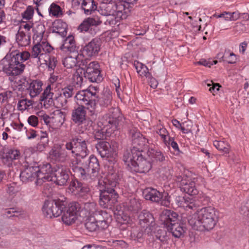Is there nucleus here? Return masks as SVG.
<instances>
[{
  "label": "nucleus",
  "mask_w": 249,
  "mask_h": 249,
  "mask_svg": "<svg viewBox=\"0 0 249 249\" xmlns=\"http://www.w3.org/2000/svg\"><path fill=\"white\" fill-rule=\"evenodd\" d=\"M156 133L160 137L164 143L167 146H169L171 137L169 133L163 126L158 125L156 129Z\"/></svg>",
  "instance_id": "32"
},
{
  "label": "nucleus",
  "mask_w": 249,
  "mask_h": 249,
  "mask_svg": "<svg viewBox=\"0 0 249 249\" xmlns=\"http://www.w3.org/2000/svg\"><path fill=\"white\" fill-rule=\"evenodd\" d=\"M84 66L86 67L84 72L85 77L92 82H97L101 80L100 66L98 62L92 61Z\"/></svg>",
  "instance_id": "19"
},
{
  "label": "nucleus",
  "mask_w": 249,
  "mask_h": 249,
  "mask_svg": "<svg viewBox=\"0 0 249 249\" xmlns=\"http://www.w3.org/2000/svg\"><path fill=\"white\" fill-rule=\"evenodd\" d=\"M72 80L74 84L78 86L81 85L83 82V76L82 70L78 69L73 74L72 76Z\"/></svg>",
  "instance_id": "48"
},
{
  "label": "nucleus",
  "mask_w": 249,
  "mask_h": 249,
  "mask_svg": "<svg viewBox=\"0 0 249 249\" xmlns=\"http://www.w3.org/2000/svg\"><path fill=\"white\" fill-rule=\"evenodd\" d=\"M213 145L217 149L224 154H228L230 152V145L225 141L215 140L213 141Z\"/></svg>",
  "instance_id": "43"
},
{
  "label": "nucleus",
  "mask_w": 249,
  "mask_h": 249,
  "mask_svg": "<svg viewBox=\"0 0 249 249\" xmlns=\"http://www.w3.org/2000/svg\"><path fill=\"white\" fill-rule=\"evenodd\" d=\"M96 148L102 158H106L112 163L115 161L118 150V143L115 142H111V143L100 142L97 144Z\"/></svg>",
  "instance_id": "13"
},
{
  "label": "nucleus",
  "mask_w": 249,
  "mask_h": 249,
  "mask_svg": "<svg viewBox=\"0 0 249 249\" xmlns=\"http://www.w3.org/2000/svg\"><path fill=\"white\" fill-rule=\"evenodd\" d=\"M100 41L98 39H93L80 51L79 58L80 59L82 58L86 65L90 58L98 54L100 50Z\"/></svg>",
  "instance_id": "16"
},
{
  "label": "nucleus",
  "mask_w": 249,
  "mask_h": 249,
  "mask_svg": "<svg viewBox=\"0 0 249 249\" xmlns=\"http://www.w3.org/2000/svg\"><path fill=\"white\" fill-rule=\"evenodd\" d=\"M72 169L77 176L84 179H87L88 178L92 179H95L96 178L98 179L99 178H98L99 164L97 159L93 155L89 157L88 164H85L84 168L75 166ZM104 178L105 177H102L101 178Z\"/></svg>",
  "instance_id": "9"
},
{
  "label": "nucleus",
  "mask_w": 249,
  "mask_h": 249,
  "mask_svg": "<svg viewBox=\"0 0 249 249\" xmlns=\"http://www.w3.org/2000/svg\"><path fill=\"white\" fill-rule=\"evenodd\" d=\"M197 180V178H192L185 175L178 176L176 179V181L180 183V187L182 191L190 196L198 195V197L200 198V201L202 202V198L204 197V199H205L206 196L202 193H199L196 185Z\"/></svg>",
  "instance_id": "12"
},
{
  "label": "nucleus",
  "mask_w": 249,
  "mask_h": 249,
  "mask_svg": "<svg viewBox=\"0 0 249 249\" xmlns=\"http://www.w3.org/2000/svg\"><path fill=\"white\" fill-rule=\"evenodd\" d=\"M50 155L52 159L60 161H64L67 156L66 151L60 145L54 146L50 151Z\"/></svg>",
  "instance_id": "29"
},
{
  "label": "nucleus",
  "mask_w": 249,
  "mask_h": 249,
  "mask_svg": "<svg viewBox=\"0 0 249 249\" xmlns=\"http://www.w3.org/2000/svg\"><path fill=\"white\" fill-rule=\"evenodd\" d=\"M160 219L166 228L178 220V214L173 211L164 210L160 214Z\"/></svg>",
  "instance_id": "23"
},
{
  "label": "nucleus",
  "mask_w": 249,
  "mask_h": 249,
  "mask_svg": "<svg viewBox=\"0 0 249 249\" xmlns=\"http://www.w3.org/2000/svg\"><path fill=\"white\" fill-rule=\"evenodd\" d=\"M65 114L60 110H56L51 115L50 123L54 129L61 127L65 121Z\"/></svg>",
  "instance_id": "26"
},
{
  "label": "nucleus",
  "mask_w": 249,
  "mask_h": 249,
  "mask_svg": "<svg viewBox=\"0 0 249 249\" xmlns=\"http://www.w3.org/2000/svg\"><path fill=\"white\" fill-rule=\"evenodd\" d=\"M68 169L64 166H57L53 169L51 166V171L45 174V181H52L59 185H64L69 178Z\"/></svg>",
  "instance_id": "11"
},
{
  "label": "nucleus",
  "mask_w": 249,
  "mask_h": 249,
  "mask_svg": "<svg viewBox=\"0 0 249 249\" xmlns=\"http://www.w3.org/2000/svg\"><path fill=\"white\" fill-rule=\"evenodd\" d=\"M67 205L66 198L53 199L45 202L42 208L44 215L49 218L58 217L61 214Z\"/></svg>",
  "instance_id": "10"
},
{
  "label": "nucleus",
  "mask_w": 249,
  "mask_h": 249,
  "mask_svg": "<svg viewBox=\"0 0 249 249\" xmlns=\"http://www.w3.org/2000/svg\"><path fill=\"white\" fill-rule=\"evenodd\" d=\"M134 66L137 70V73L141 76H150L148 69L145 65L138 61H134Z\"/></svg>",
  "instance_id": "42"
},
{
  "label": "nucleus",
  "mask_w": 249,
  "mask_h": 249,
  "mask_svg": "<svg viewBox=\"0 0 249 249\" xmlns=\"http://www.w3.org/2000/svg\"><path fill=\"white\" fill-rule=\"evenodd\" d=\"M81 6L86 15L90 14L92 11L95 10L97 8L94 0H83Z\"/></svg>",
  "instance_id": "38"
},
{
  "label": "nucleus",
  "mask_w": 249,
  "mask_h": 249,
  "mask_svg": "<svg viewBox=\"0 0 249 249\" xmlns=\"http://www.w3.org/2000/svg\"><path fill=\"white\" fill-rule=\"evenodd\" d=\"M111 101L112 94L109 91H105L98 100L99 105L103 107H107L110 105Z\"/></svg>",
  "instance_id": "41"
},
{
  "label": "nucleus",
  "mask_w": 249,
  "mask_h": 249,
  "mask_svg": "<svg viewBox=\"0 0 249 249\" xmlns=\"http://www.w3.org/2000/svg\"><path fill=\"white\" fill-rule=\"evenodd\" d=\"M46 60V62H45L43 64L46 65L49 70H53L57 63V61L55 56H51L50 54H48V57H47Z\"/></svg>",
  "instance_id": "51"
},
{
  "label": "nucleus",
  "mask_w": 249,
  "mask_h": 249,
  "mask_svg": "<svg viewBox=\"0 0 249 249\" xmlns=\"http://www.w3.org/2000/svg\"><path fill=\"white\" fill-rule=\"evenodd\" d=\"M60 94L68 99L71 97L73 94V89L72 86H68L63 89Z\"/></svg>",
  "instance_id": "55"
},
{
  "label": "nucleus",
  "mask_w": 249,
  "mask_h": 249,
  "mask_svg": "<svg viewBox=\"0 0 249 249\" xmlns=\"http://www.w3.org/2000/svg\"><path fill=\"white\" fill-rule=\"evenodd\" d=\"M144 198L155 202H160L161 205L169 207L170 204V197L167 192H160L156 189L147 188L143 191Z\"/></svg>",
  "instance_id": "14"
},
{
  "label": "nucleus",
  "mask_w": 249,
  "mask_h": 249,
  "mask_svg": "<svg viewBox=\"0 0 249 249\" xmlns=\"http://www.w3.org/2000/svg\"><path fill=\"white\" fill-rule=\"evenodd\" d=\"M120 110L117 107L110 108L108 112L102 117L98 123L100 128L95 133L97 140H103L109 137L117 129Z\"/></svg>",
  "instance_id": "5"
},
{
  "label": "nucleus",
  "mask_w": 249,
  "mask_h": 249,
  "mask_svg": "<svg viewBox=\"0 0 249 249\" xmlns=\"http://www.w3.org/2000/svg\"><path fill=\"white\" fill-rule=\"evenodd\" d=\"M27 137L29 139H34L36 137V132L34 130H31L27 132Z\"/></svg>",
  "instance_id": "64"
},
{
  "label": "nucleus",
  "mask_w": 249,
  "mask_h": 249,
  "mask_svg": "<svg viewBox=\"0 0 249 249\" xmlns=\"http://www.w3.org/2000/svg\"><path fill=\"white\" fill-rule=\"evenodd\" d=\"M97 91L98 88L91 86H89L87 89L78 91L75 96L77 104L79 106L84 107V105L88 104V102L91 97L96 96Z\"/></svg>",
  "instance_id": "18"
},
{
  "label": "nucleus",
  "mask_w": 249,
  "mask_h": 249,
  "mask_svg": "<svg viewBox=\"0 0 249 249\" xmlns=\"http://www.w3.org/2000/svg\"><path fill=\"white\" fill-rule=\"evenodd\" d=\"M199 200H196V199L191 198L189 197H187V199L186 200V204L185 206V209L186 210H194L196 209L199 206V202H201L203 203L205 200H207V197L204 199V197L202 198V202L200 201V198L199 197Z\"/></svg>",
  "instance_id": "40"
},
{
  "label": "nucleus",
  "mask_w": 249,
  "mask_h": 249,
  "mask_svg": "<svg viewBox=\"0 0 249 249\" xmlns=\"http://www.w3.org/2000/svg\"><path fill=\"white\" fill-rule=\"evenodd\" d=\"M240 14L237 12H223L219 14H215L214 17L217 18H221L226 21H236L240 17Z\"/></svg>",
  "instance_id": "33"
},
{
  "label": "nucleus",
  "mask_w": 249,
  "mask_h": 249,
  "mask_svg": "<svg viewBox=\"0 0 249 249\" xmlns=\"http://www.w3.org/2000/svg\"><path fill=\"white\" fill-rule=\"evenodd\" d=\"M79 204L71 203L69 205L67 211L62 216V220L66 225H71L75 222L79 215Z\"/></svg>",
  "instance_id": "20"
},
{
  "label": "nucleus",
  "mask_w": 249,
  "mask_h": 249,
  "mask_svg": "<svg viewBox=\"0 0 249 249\" xmlns=\"http://www.w3.org/2000/svg\"><path fill=\"white\" fill-rule=\"evenodd\" d=\"M71 54L66 57L63 61V64L65 67L68 69H71L76 66H79V67L84 66L86 65L84 60L81 58L79 59L80 55L79 53H71Z\"/></svg>",
  "instance_id": "22"
},
{
  "label": "nucleus",
  "mask_w": 249,
  "mask_h": 249,
  "mask_svg": "<svg viewBox=\"0 0 249 249\" xmlns=\"http://www.w3.org/2000/svg\"><path fill=\"white\" fill-rule=\"evenodd\" d=\"M186 199L187 197L178 196H177L175 198V202L178 207H182L185 209V206L186 204Z\"/></svg>",
  "instance_id": "56"
},
{
  "label": "nucleus",
  "mask_w": 249,
  "mask_h": 249,
  "mask_svg": "<svg viewBox=\"0 0 249 249\" xmlns=\"http://www.w3.org/2000/svg\"><path fill=\"white\" fill-rule=\"evenodd\" d=\"M240 212L241 214L248 215L249 214V200H248L246 203L242 204L240 209Z\"/></svg>",
  "instance_id": "57"
},
{
  "label": "nucleus",
  "mask_w": 249,
  "mask_h": 249,
  "mask_svg": "<svg viewBox=\"0 0 249 249\" xmlns=\"http://www.w3.org/2000/svg\"><path fill=\"white\" fill-rule=\"evenodd\" d=\"M34 13V9L32 6L27 7L26 10L22 14L23 19L30 20L32 18Z\"/></svg>",
  "instance_id": "53"
},
{
  "label": "nucleus",
  "mask_w": 249,
  "mask_h": 249,
  "mask_svg": "<svg viewBox=\"0 0 249 249\" xmlns=\"http://www.w3.org/2000/svg\"><path fill=\"white\" fill-rule=\"evenodd\" d=\"M119 176L112 166H109L108 172L104 178L98 179L100 192L99 204L103 208L112 206L117 201L118 197L114 187H116Z\"/></svg>",
  "instance_id": "2"
},
{
  "label": "nucleus",
  "mask_w": 249,
  "mask_h": 249,
  "mask_svg": "<svg viewBox=\"0 0 249 249\" xmlns=\"http://www.w3.org/2000/svg\"><path fill=\"white\" fill-rule=\"evenodd\" d=\"M28 123L29 124L34 127L38 124V118L35 115H31L28 118Z\"/></svg>",
  "instance_id": "58"
},
{
  "label": "nucleus",
  "mask_w": 249,
  "mask_h": 249,
  "mask_svg": "<svg viewBox=\"0 0 249 249\" xmlns=\"http://www.w3.org/2000/svg\"><path fill=\"white\" fill-rule=\"evenodd\" d=\"M65 148L68 150L71 151V153L77 158H84L89 153L86 141H81L78 138L73 139L71 142H67Z\"/></svg>",
  "instance_id": "15"
},
{
  "label": "nucleus",
  "mask_w": 249,
  "mask_h": 249,
  "mask_svg": "<svg viewBox=\"0 0 249 249\" xmlns=\"http://www.w3.org/2000/svg\"><path fill=\"white\" fill-rule=\"evenodd\" d=\"M60 49L66 52L75 53V43L74 37L72 36H69L64 40L63 44L60 47Z\"/></svg>",
  "instance_id": "30"
},
{
  "label": "nucleus",
  "mask_w": 249,
  "mask_h": 249,
  "mask_svg": "<svg viewBox=\"0 0 249 249\" xmlns=\"http://www.w3.org/2000/svg\"><path fill=\"white\" fill-rule=\"evenodd\" d=\"M66 24L61 20H56L53 24V31L56 33L63 34L64 32H66Z\"/></svg>",
  "instance_id": "50"
},
{
  "label": "nucleus",
  "mask_w": 249,
  "mask_h": 249,
  "mask_svg": "<svg viewBox=\"0 0 249 249\" xmlns=\"http://www.w3.org/2000/svg\"><path fill=\"white\" fill-rule=\"evenodd\" d=\"M16 41L19 46H26L30 43V33L18 32L16 35Z\"/></svg>",
  "instance_id": "34"
},
{
  "label": "nucleus",
  "mask_w": 249,
  "mask_h": 249,
  "mask_svg": "<svg viewBox=\"0 0 249 249\" xmlns=\"http://www.w3.org/2000/svg\"><path fill=\"white\" fill-rule=\"evenodd\" d=\"M170 141V143L169 146H171L174 151L178 152L179 150L178 144L175 141H174V138L171 137V140Z\"/></svg>",
  "instance_id": "62"
},
{
  "label": "nucleus",
  "mask_w": 249,
  "mask_h": 249,
  "mask_svg": "<svg viewBox=\"0 0 249 249\" xmlns=\"http://www.w3.org/2000/svg\"><path fill=\"white\" fill-rule=\"evenodd\" d=\"M11 126L15 130H16L18 131H21L23 129V124L21 123L18 124L15 122H12L11 124Z\"/></svg>",
  "instance_id": "60"
},
{
  "label": "nucleus",
  "mask_w": 249,
  "mask_h": 249,
  "mask_svg": "<svg viewBox=\"0 0 249 249\" xmlns=\"http://www.w3.org/2000/svg\"><path fill=\"white\" fill-rule=\"evenodd\" d=\"M42 82L37 80H34L30 84L29 90L31 97H35L40 93L42 90Z\"/></svg>",
  "instance_id": "31"
},
{
  "label": "nucleus",
  "mask_w": 249,
  "mask_h": 249,
  "mask_svg": "<svg viewBox=\"0 0 249 249\" xmlns=\"http://www.w3.org/2000/svg\"><path fill=\"white\" fill-rule=\"evenodd\" d=\"M67 104V99L60 93L56 95L53 99V105H55L57 107H63L65 108Z\"/></svg>",
  "instance_id": "44"
},
{
  "label": "nucleus",
  "mask_w": 249,
  "mask_h": 249,
  "mask_svg": "<svg viewBox=\"0 0 249 249\" xmlns=\"http://www.w3.org/2000/svg\"><path fill=\"white\" fill-rule=\"evenodd\" d=\"M5 48L8 53L0 61V70L8 75H12L14 70L20 66L18 61V57L23 58L27 53H19V50L16 49L10 40L6 36L0 35V49Z\"/></svg>",
  "instance_id": "4"
},
{
  "label": "nucleus",
  "mask_w": 249,
  "mask_h": 249,
  "mask_svg": "<svg viewBox=\"0 0 249 249\" xmlns=\"http://www.w3.org/2000/svg\"><path fill=\"white\" fill-rule=\"evenodd\" d=\"M40 27L42 29L41 32L35 34L33 36L34 43L35 44L32 47L31 52L29 53L27 51L21 52L19 50V54L25 53H27L23 58H21V56L18 57V61L20 63V66L14 70L13 76L18 75L22 73L25 68L24 62L28 60L30 57L37 59L36 62L38 65H43L45 62H46V59L48 57V54L53 50V48L48 42L41 40L44 26L41 25Z\"/></svg>",
  "instance_id": "1"
},
{
  "label": "nucleus",
  "mask_w": 249,
  "mask_h": 249,
  "mask_svg": "<svg viewBox=\"0 0 249 249\" xmlns=\"http://www.w3.org/2000/svg\"><path fill=\"white\" fill-rule=\"evenodd\" d=\"M139 219L141 225L152 223L154 221V218L151 213L146 210H143L139 215Z\"/></svg>",
  "instance_id": "39"
},
{
  "label": "nucleus",
  "mask_w": 249,
  "mask_h": 249,
  "mask_svg": "<svg viewBox=\"0 0 249 249\" xmlns=\"http://www.w3.org/2000/svg\"><path fill=\"white\" fill-rule=\"evenodd\" d=\"M146 77L148 79L150 87L153 89H156L158 86V83L155 78H153L150 73V76Z\"/></svg>",
  "instance_id": "59"
},
{
  "label": "nucleus",
  "mask_w": 249,
  "mask_h": 249,
  "mask_svg": "<svg viewBox=\"0 0 249 249\" xmlns=\"http://www.w3.org/2000/svg\"><path fill=\"white\" fill-rule=\"evenodd\" d=\"M71 119L76 124L81 125L82 131L88 129L92 125V122L86 118V111L85 107L79 106L73 110Z\"/></svg>",
  "instance_id": "17"
},
{
  "label": "nucleus",
  "mask_w": 249,
  "mask_h": 249,
  "mask_svg": "<svg viewBox=\"0 0 249 249\" xmlns=\"http://www.w3.org/2000/svg\"><path fill=\"white\" fill-rule=\"evenodd\" d=\"M124 206L130 211H136L141 208V202L131 196L126 200Z\"/></svg>",
  "instance_id": "37"
},
{
  "label": "nucleus",
  "mask_w": 249,
  "mask_h": 249,
  "mask_svg": "<svg viewBox=\"0 0 249 249\" xmlns=\"http://www.w3.org/2000/svg\"><path fill=\"white\" fill-rule=\"evenodd\" d=\"M49 12L50 15L54 17H58L62 15L61 7L57 4L53 3L49 8Z\"/></svg>",
  "instance_id": "49"
},
{
  "label": "nucleus",
  "mask_w": 249,
  "mask_h": 249,
  "mask_svg": "<svg viewBox=\"0 0 249 249\" xmlns=\"http://www.w3.org/2000/svg\"><path fill=\"white\" fill-rule=\"evenodd\" d=\"M33 105V101L27 99L20 100L18 105V110L24 111L26 109H29Z\"/></svg>",
  "instance_id": "47"
},
{
  "label": "nucleus",
  "mask_w": 249,
  "mask_h": 249,
  "mask_svg": "<svg viewBox=\"0 0 249 249\" xmlns=\"http://www.w3.org/2000/svg\"><path fill=\"white\" fill-rule=\"evenodd\" d=\"M53 93L52 91L50 85L47 86L40 97V101L43 102V105L45 108H48L53 105Z\"/></svg>",
  "instance_id": "27"
},
{
  "label": "nucleus",
  "mask_w": 249,
  "mask_h": 249,
  "mask_svg": "<svg viewBox=\"0 0 249 249\" xmlns=\"http://www.w3.org/2000/svg\"><path fill=\"white\" fill-rule=\"evenodd\" d=\"M141 151L142 149L133 147L130 152L126 151L124 153L123 160L131 171L146 173L151 169L152 164L150 160L142 156Z\"/></svg>",
  "instance_id": "6"
},
{
  "label": "nucleus",
  "mask_w": 249,
  "mask_h": 249,
  "mask_svg": "<svg viewBox=\"0 0 249 249\" xmlns=\"http://www.w3.org/2000/svg\"><path fill=\"white\" fill-rule=\"evenodd\" d=\"M23 166L24 168L20 174L21 180L26 183L36 179V183L39 185L44 182L45 174L49 173L51 171V164L49 163H46L40 166L37 164L31 165L26 163Z\"/></svg>",
  "instance_id": "7"
},
{
  "label": "nucleus",
  "mask_w": 249,
  "mask_h": 249,
  "mask_svg": "<svg viewBox=\"0 0 249 249\" xmlns=\"http://www.w3.org/2000/svg\"><path fill=\"white\" fill-rule=\"evenodd\" d=\"M20 153L19 150L15 149H9L4 155L2 162L8 166H10L14 160H18Z\"/></svg>",
  "instance_id": "28"
},
{
  "label": "nucleus",
  "mask_w": 249,
  "mask_h": 249,
  "mask_svg": "<svg viewBox=\"0 0 249 249\" xmlns=\"http://www.w3.org/2000/svg\"><path fill=\"white\" fill-rule=\"evenodd\" d=\"M78 211L80 217L84 218L92 216L96 212V204L94 201H89L85 203L82 206H79Z\"/></svg>",
  "instance_id": "24"
},
{
  "label": "nucleus",
  "mask_w": 249,
  "mask_h": 249,
  "mask_svg": "<svg viewBox=\"0 0 249 249\" xmlns=\"http://www.w3.org/2000/svg\"><path fill=\"white\" fill-rule=\"evenodd\" d=\"M112 220L111 216L106 211L96 213L95 216L88 217L85 226L89 231L93 232L107 228Z\"/></svg>",
  "instance_id": "8"
},
{
  "label": "nucleus",
  "mask_w": 249,
  "mask_h": 249,
  "mask_svg": "<svg viewBox=\"0 0 249 249\" xmlns=\"http://www.w3.org/2000/svg\"><path fill=\"white\" fill-rule=\"evenodd\" d=\"M130 135L131 136L134 142L138 143L139 145H145L149 143V141L139 131L132 130L130 132Z\"/></svg>",
  "instance_id": "35"
},
{
  "label": "nucleus",
  "mask_w": 249,
  "mask_h": 249,
  "mask_svg": "<svg viewBox=\"0 0 249 249\" xmlns=\"http://www.w3.org/2000/svg\"><path fill=\"white\" fill-rule=\"evenodd\" d=\"M227 62L230 64H233L235 63L236 61V55L233 53H230L229 56L227 57Z\"/></svg>",
  "instance_id": "61"
},
{
  "label": "nucleus",
  "mask_w": 249,
  "mask_h": 249,
  "mask_svg": "<svg viewBox=\"0 0 249 249\" xmlns=\"http://www.w3.org/2000/svg\"><path fill=\"white\" fill-rule=\"evenodd\" d=\"M5 19V14L3 11H0V30L4 28V25H2L3 23L4 19Z\"/></svg>",
  "instance_id": "63"
},
{
  "label": "nucleus",
  "mask_w": 249,
  "mask_h": 249,
  "mask_svg": "<svg viewBox=\"0 0 249 249\" xmlns=\"http://www.w3.org/2000/svg\"><path fill=\"white\" fill-rule=\"evenodd\" d=\"M100 23L101 22L99 20L89 18L85 20L80 25L79 28L82 32H87L91 26H97L99 25Z\"/></svg>",
  "instance_id": "36"
},
{
  "label": "nucleus",
  "mask_w": 249,
  "mask_h": 249,
  "mask_svg": "<svg viewBox=\"0 0 249 249\" xmlns=\"http://www.w3.org/2000/svg\"><path fill=\"white\" fill-rule=\"evenodd\" d=\"M84 106L91 114H94L95 113L97 106L95 100H92L90 99L88 102V104H85Z\"/></svg>",
  "instance_id": "54"
},
{
  "label": "nucleus",
  "mask_w": 249,
  "mask_h": 249,
  "mask_svg": "<svg viewBox=\"0 0 249 249\" xmlns=\"http://www.w3.org/2000/svg\"><path fill=\"white\" fill-rule=\"evenodd\" d=\"M19 187L16 183L13 182L6 185V192L9 196L14 197L19 191Z\"/></svg>",
  "instance_id": "45"
},
{
  "label": "nucleus",
  "mask_w": 249,
  "mask_h": 249,
  "mask_svg": "<svg viewBox=\"0 0 249 249\" xmlns=\"http://www.w3.org/2000/svg\"><path fill=\"white\" fill-rule=\"evenodd\" d=\"M147 155L149 158L151 160L153 159V160L162 161L165 159L163 154L160 151L153 149L148 151Z\"/></svg>",
  "instance_id": "46"
},
{
  "label": "nucleus",
  "mask_w": 249,
  "mask_h": 249,
  "mask_svg": "<svg viewBox=\"0 0 249 249\" xmlns=\"http://www.w3.org/2000/svg\"><path fill=\"white\" fill-rule=\"evenodd\" d=\"M32 27L33 23L32 22L22 20L19 24L18 32L30 33V31Z\"/></svg>",
  "instance_id": "52"
},
{
  "label": "nucleus",
  "mask_w": 249,
  "mask_h": 249,
  "mask_svg": "<svg viewBox=\"0 0 249 249\" xmlns=\"http://www.w3.org/2000/svg\"><path fill=\"white\" fill-rule=\"evenodd\" d=\"M69 190L70 192L74 195H77L84 198L87 199L91 197L89 189L82 187L77 181L74 180L71 182L69 187Z\"/></svg>",
  "instance_id": "21"
},
{
  "label": "nucleus",
  "mask_w": 249,
  "mask_h": 249,
  "mask_svg": "<svg viewBox=\"0 0 249 249\" xmlns=\"http://www.w3.org/2000/svg\"><path fill=\"white\" fill-rule=\"evenodd\" d=\"M168 232L175 238H180L184 236L186 228L183 224L178 222V220L166 228Z\"/></svg>",
  "instance_id": "25"
},
{
  "label": "nucleus",
  "mask_w": 249,
  "mask_h": 249,
  "mask_svg": "<svg viewBox=\"0 0 249 249\" xmlns=\"http://www.w3.org/2000/svg\"><path fill=\"white\" fill-rule=\"evenodd\" d=\"M218 220V213L213 207L209 206L197 210L188 219L190 225L195 230L213 229Z\"/></svg>",
  "instance_id": "3"
}]
</instances>
